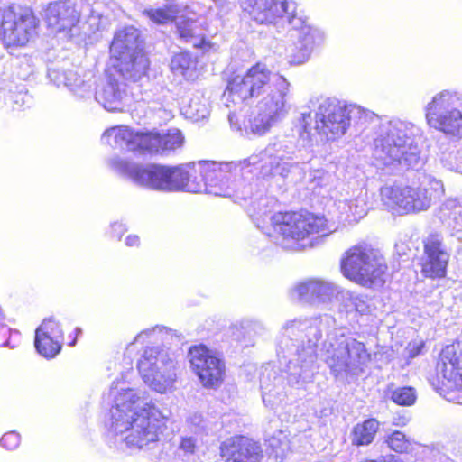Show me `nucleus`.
I'll return each instance as SVG.
<instances>
[{"mask_svg": "<svg viewBox=\"0 0 462 462\" xmlns=\"http://www.w3.org/2000/svg\"><path fill=\"white\" fill-rule=\"evenodd\" d=\"M436 369L444 386L462 390V350L457 353L453 346H447L440 354Z\"/></svg>", "mask_w": 462, "mask_h": 462, "instance_id": "obj_24", "label": "nucleus"}, {"mask_svg": "<svg viewBox=\"0 0 462 462\" xmlns=\"http://www.w3.org/2000/svg\"><path fill=\"white\" fill-rule=\"evenodd\" d=\"M367 194L360 190L358 194L347 203H345L346 213L351 215L355 219L362 218L366 215L368 208L366 205Z\"/></svg>", "mask_w": 462, "mask_h": 462, "instance_id": "obj_36", "label": "nucleus"}, {"mask_svg": "<svg viewBox=\"0 0 462 462\" xmlns=\"http://www.w3.org/2000/svg\"><path fill=\"white\" fill-rule=\"evenodd\" d=\"M95 98L106 110L122 112L126 100L125 85L110 80L96 91Z\"/></svg>", "mask_w": 462, "mask_h": 462, "instance_id": "obj_26", "label": "nucleus"}, {"mask_svg": "<svg viewBox=\"0 0 462 462\" xmlns=\"http://www.w3.org/2000/svg\"><path fill=\"white\" fill-rule=\"evenodd\" d=\"M293 20H299L300 23L295 25L293 21L288 23L291 26L290 37L297 39L289 51V62L300 65L306 62L313 50L323 42L325 35L321 30L308 24L306 20L297 15V13Z\"/></svg>", "mask_w": 462, "mask_h": 462, "instance_id": "obj_18", "label": "nucleus"}, {"mask_svg": "<svg viewBox=\"0 0 462 462\" xmlns=\"http://www.w3.org/2000/svg\"><path fill=\"white\" fill-rule=\"evenodd\" d=\"M349 125L374 124V157L382 165L393 169H419L423 164L420 150L415 142L419 128L398 118L383 119L374 112L356 104H346Z\"/></svg>", "mask_w": 462, "mask_h": 462, "instance_id": "obj_4", "label": "nucleus"}, {"mask_svg": "<svg viewBox=\"0 0 462 462\" xmlns=\"http://www.w3.org/2000/svg\"><path fill=\"white\" fill-rule=\"evenodd\" d=\"M208 106V100L203 95L197 93L182 107V114L186 118L198 122L208 117L209 115Z\"/></svg>", "mask_w": 462, "mask_h": 462, "instance_id": "obj_31", "label": "nucleus"}, {"mask_svg": "<svg viewBox=\"0 0 462 462\" xmlns=\"http://www.w3.org/2000/svg\"><path fill=\"white\" fill-rule=\"evenodd\" d=\"M187 182H195L201 187L199 190H186L192 193H207L220 197H236L246 199V194L239 196L231 186L232 162H199L197 165L189 166Z\"/></svg>", "mask_w": 462, "mask_h": 462, "instance_id": "obj_13", "label": "nucleus"}, {"mask_svg": "<svg viewBox=\"0 0 462 462\" xmlns=\"http://www.w3.org/2000/svg\"><path fill=\"white\" fill-rule=\"evenodd\" d=\"M116 60L115 67L117 68L120 74L125 79L134 82L140 80L146 75L150 64L144 52L134 53L130 57H124Z\"/></svg>", "mask_w": 462, "mask_h": 462, "instance_id": "obj_27", "label": "nucleus"}, {"mask_svg": "<svg viewBox=\"0 0 462 462\" xmlns=\"http://www.w3.org/2000/svg\"><path fill=\"white\" fill-rule=\"evenodd\" d=\"M104 397L111 405L106 419V441L111 448L141 450L159 440L168 416L144 391L113 382Z\"/></svg>", "mask_w": 462, "mask_h": 462, "instance_id": "obj_2", "label": "nucleus"}, {"mask_svg": "<svg viewBox=\"0 0 462 462\" xmlns=\"http://www.w3.org/2000/svg\"><path fill=\"white\" fill-rule=\"evenodd\" d=\"M263 402L265 405L273 408L278 405L282 400V394L276 390V386L271 387L263 378L260 380Z\"/></svg>", "mask_w": 462, "mask_h": 462, "instance_id": "obj_40", "label": "nucleus"}, {"mask_svg": "<svg viewBox=\"0 0 462 462\" xmlns=\"http://www.w3.org/2000/svg\"><path fill=\"white\" fill-rule=\"evenodd\" d=\"M444 191L442 181L429 176L419 185L385 184L380 189V199L386 210L404 216L427 211Z\"/></svg>", "mask_w": 462, "mask_h": 462, "instance_id": "obj_8", "label": "nucleus"}, {"mask_svg": "<svg viewBox=\"0 0 462 462\" xmlns=\"http://www.w3.org/2000/svg\"><path fill=\"white\" fill-rule=\"evenodd\" d=\"M75 333H76V337H78L79 335H80L82 333V330L80 328H76L75 329Z\"/></svg>", "mask_w": 462, "mask_h": 462, "instance_id": "obj_55", "label": "nucleus"}, {"mask_svg": "<svg viewBox=\"0 0 462 462\" xmlns=\"http://www.w3.org/2000/svg\"><path fill=\"white\" fill-rule=\"evenodd\" d=\"M240 328L244 330L245 335L249 337L263 335L266 330L265 325L262 321L254 319H245L241 320Z\"/></svg>", "mask_w": 462, "mask_h": 462, "instance_id": "obj_42", "label": "nucleus"}, {"mask_svg": "<svg viewBox=\"0 0 462 462\" xmlns=\"http://www.w3.org/2000/svg\"><path fill=\"white\" fill-rule=\"evenodd\" d=\"M176 27L177 33L184 42L205 51L211 48V43L205 39L202 29L197 21L189 19L180 20L177 22Z\"/></svg>", "mask_w": 462, "mask_h": 462, "instance_id": "obj_28", "label": "nucleus"}, {"mask_svg": "<svg viewBox=\"0 0 462 462\" xmlns=\"http://www.w3.org/2000/svg\"><path fill=\"white\" fill-rule=\"evenodd\" d=\"M216 5H219V6H223L225 4H226V0H213Z\"/></svg>", "mask_w": 462, "mask_h": 462, "instance_id": "obj_54", "label": "nucleus"}, {"mask_svg": "<svg viewBox=\"0 0 462 462\" xmlns=\"http://www.w3.org/2000/svg\"><path fill=\"white\" fill-rule=\"evenodd\" d=\"M227 117L231 127L236 131H241L242 128L236 112L229 111Z\"/></svg>", "mask_w": 462, "mask_h": 462, "instance_id": "obj_48", "label": "nucleus"}, {"mask_svg": "<svg viewBox=\"0 0 462 462\" xmlns=\"http://www.w3.org/2000/svg\"><path fill=\"white\" fill-rule=\"evenodd\" d=\"M421 273L427 278H443L450 254L441 234L430 233L423 239Z\"/></svg>", "mask_w": 462, "mask_h": 462, "instance_id": "obj_20", "label": "nucleus"}, {"mask_svg": "<svg viewBox=\"0 0 462 462\" xmlns=\"http://www.w3.org/2000/svg\"><path fill=\"white\" fill-rule=\"evenodd\" d=\"M461 208L462 205L457 199H448L439 206L437 217L442 223L451 225L454 217L457 216Z\"/></svg>", "mask_w": 462, "mask_h": 462, "instance_id": "obj_37", "label": "nucleus"}, {"mask_svg": "<svg viewBox=\"0 0 462 462\" xmlns=\"http://www.w3.org/2000/svg\"><path fill=\"white\" fill-rule=\"evenodd\" d=\"M102 142L123 151L141 154H162L180 148L184 143V136L176 128L161 134L158 132L136 131L129 126L118 125L106 130L102 135Z\"/></svg>", "mask_w": 462, "mask_h": 462, "instance_id": "obj_9", "label": "nucleus"}, {"mask_svg": "<svg viewBox=\"0 0 462 462\" xmlns=\"http://www.w3.org/2000/svg\"><path fill=\"white\" fill-rule=\"evenodd\" d=\"M48 76L56 86H64L80 98L90 97L95 84L93 73L82 69H60L52 68L49 69Z\"/></svg>", "mask_w": 462, "mask_h": 462, "instance_id": "obj_22", "label": "nucleus"}, {"mask_svg": "<svg viewBox=\"0 0 462 462\" xmlns=\"http://www.w3.org/2000/svg\"><path fill=\"white\" fill-rule=\"evenodd\" d=\"M192 370L204 387L217 388L223 383L226 375L225 362L203 345L194 346L189 351Z\"/></svg>", "mask_w": 462, "mask_h": 462, "instance_id": "obj_17", "label": "nucleus"}, {"mask_svg": "<svg viewBox=\"0 0 462 462\" xmlns=\"http://www.w3.org/2000/svg\"><path fill=\"white\" fill-rule=\"evenodd\" d=\"M391 399L402 406H410L415 402L416 393L412 387H400L391 393Z\"/></svg>", "mask_w": 462, "mask_h": 462, "instance_id": "obj_39", "label": "nucleus"}, {"mask_svg": "<svg viewBox=\"0 0 462 462\" xmlns=\"http://www.w3.org/2000/svg\"><path fill=\"white\" fill-rule=\"evenodd\" d=\"M245 14L258 24L288 23L293 21L295 25L300 23L293 20L297 13V4L293 0H240Z\"/></svg>", "mask_w": 462, "mask_h": 462, "instance_id": "obj_16", "label": "nucleus"}, {"mask_svg": "<svg viewBox=\"0 0 462 462\" xmlns=\"http://www.w3.org/2000/svg\"><path fill=\"white\" fill-rule=\"evenodd\" d=\"M189 429L196 434H208L209 424L199 412H193L187 418Z\"/></svg>", "mask_w": 462, "mask_h": 462, "instance_id": "obj_41", "label": "nucleus"}, {"mask_svg": "<svg viewBox=\"0 0 462 462\" xmlns=\"http://www.w3.org/2000/svg\"><path fill=\"white\" fill-rule=\"evenodd\" d=\"M107 164L111 170L127 177L135 184L158 191L199 190L202 187L195 182H187L189 176L188 168L160 164L142 165L118 155L110 157Z\"/></svg>", "mask_w": 462, "mask_h": 462, "instance_id": "obj_7", "label": "nucleus"}, {"mask_svg": "<svg viewBox=\"0 0 462 462\" xmlns=\"http://www.w3.org/2000/svg\"><path fill=\"white\" fill-rule=\"evenodd\" d=\"M326 175L321 171H316L313 173V182L317 181L318 186H323Z\"/></svg>", "mask_w": 462, "mask_h": 462, "instance_id": "obj_51", "label": "nucleus"}, {"mask_svg": "<svg viewBox=\"0 0 462 462\" xmlns=\"http://www.w3.org/2000/svg\"><path fill=\"white\" fill-rule=\"evenodd\" d=\"M35 336L51 337L63 340V330L60 323L53 317L44 319L35 330Z\"/></svg>", "mask_w": 462, "mask_h": 462, "instance_id": "obj_38", "label": "nucleus"}, {"mask_svg": "<svg viewBox=\"0 0 462 462\" xmlns=\"http://www.w3.org/2000/svg\"><path fill=\"white\" fill-rule=\"evenodd\" d=\"M331 316L288 321L278 341V356L285 364L287 383L302 389L317 371V343L326 332L322 343L326 364L336 377L359 374L370 360L364 343L348 335L344 328H334Z\"/></svg>", "mask_w": 462, "mask_h": 462, "instance_id": "obj_1", "label": "nucleus"}, {"mask_svg": "<svg viewBox=\"0 0 462 462\" xmlns=\"http://www.w3.org/2000/svg\"><path fill=\"white\" fill-rule=\"evenodd\" d=\"M342 293L340 305L345 309L346 312L356 311L364 315L370 311V304L367 296L355 294L347 290H345Z\"/></svg>", "mask_w": 462, "mask_h": 462, "instance_id": "obj_32", "label": "nucleus"}, {"mask_svg": "<svg viewBox=\"0 0 462 462\" xmlns=\"http://www.w3.org/2000/svg\"><path fill=\"white\" fill-rule=\"evenodd\" d=\"M20 435L15 431H9L0 439V445L7 450H14L20 445Z\"/></svg>", "mask_w": 462, "mask_h": 462, "instance_id": "obj_44", "label": "nucleus"}, {"mask_svg": "<svg viewBox=\"0 0 462 462\" xmlns=\"http://www.w3.org/2000/svg\"><path fill=\"white\" fill-rule=\"evenodd\" d=\"M38 23L30 10L0 9V39L6 47L24 46L36 35Z\"/></svg>", "mask_w": 462, "mask_h": 462, "instance_id": "obj_15", "label": "nucleus"}, {"mask_svg": "<svg viewBox=\"0 0 462 462\" xmlns=\"http://www.w3.org/2000/svg\"><path fill=\"white\" fill-rule=\"evenodd\" d=\"M171 336V329L163 327V326H154L150 328H146L143 331H141L134 339L133 342H131L127 349L130 348L131 346H133L134 343H158V342H163L168 339L169 337Z\"/></svg>", "mask_w": 462, "mask_h": 462, "instance_id": "obj_33", "label": "nucleus"}, {"mask_svg": "<svg viewBox=\"0 0 462 462\" xmlns=\"http://www.w3.org/2000/svg\"><path fill=\"white\" fill-rule=\"evenodd\" d=\"M441 161L445 164V166H447L448 169H450L452 171H460L462 169L461 164H459L457 162H455V163L448 162V158L443 157L441 159Z\"/></svg>", "mask_w": 462, "mask_h": 462, "instance_id": "obj_52", "label": "nucleus"}, {"mask_svg": "<svg viewBox=\"0 0 462 462\" xmlns=\"http://www.w3.org/2000/svg\"><path fill=\"white\" fill-rule=\"evenodd\" d=\"M269 198H260L247 207V213L257 228L268 236H274L275 243L290 250H300L313 245L314 236H325L336 228L324 216L310 212H276L272 214Z\"/></svg>", "mask_w": 462, "mask_h": 462, "instance_id": "obj_5", "label": "nucleus"}, {"mask_svg": "<svg viewBox=\"0 0 462 462\" xmlns=\"http://www.w3.org/2000/svg\"><path fill=\"white\" fill-rule=\"evenodd\" d=\"M290 90L291 83L284 76L256 63L245 75L229 80L222 101L229 107V102L236 105L254 99V106L244 125L245 132L261 136L288 115Z\"/></svg>", "mask_w": 462, "mask_h": 462, "instance_id": "obj_3", "label": "nucleus"}, {"mask_svg": "<svg viewBox=\"0 0 462 462\" xmlns=\"http://www.w3.org/2000/svg\"><path fill=\"white\" fill-rule=\"evenodd\" d=\"M459 154V152H457L456 154H455V158L457 159V155Z\"/></svg>", "mask_w": 462, "mask_h": 462, "instance_id": "obj_57", "label": "nucleus"}, {"mask_svg": "<svg viewBox=\"0 0 462 462\" xmlns=\"http://www.w3.org/2000/svg\"><path fill=\"white\" fill-rule=\"evenodd\" d=\"M345 289L335 282L324 279H310L298 283L291 294L301 302L329 305L341 303Z\"/></svg>", "mask_w": 462, "mask_h": 462, "instance_id": "obj_19", "label": "nucleus"}, {"mask_svg": "<svg viewBox=\"0 0 462 462\" xmlns=\"http://www.w3.org/2000/svg\"><path fill=\"white\" fill-rule=\"evenodd\" d=\"M171 69L176 76L194 80L199 75L197 58L189 51L176 53L171 58Z\"/></svg>", "mask_w": 462, "mask_h": 462, "instance_id": "obj_29", "label": "nucleus"}, {"mask_svg": "<svg viewBox=\"0 0 462 462\" xmlns=\"http://www.w3.org/2000/svg\"><path fill=\"white\" fill-rule=\"evenodd\" d=\"M379 426V421L375 419H367L362 423H357L350 433L352 445L360 447L371 444Z\"/></svg>", "mask_w": 462, "mask_h": 462, "instance_id": "obj_30", "label": "nucleus"}, {"mask_svg": "<svg viewBox=\"0 0 462 462\" xmlns=\"http://www.w3.org/2000/svg\"><path fill=\"white\" fill-rule=\"evenodd\" d=\"M79 12L69 0L50 3L44 10V19L48 27L55 33H63L72 39L78 33Z\"/></svg>", "mask_w": 462, "mask_h": 462, "instance_id": "obj_21", "label": "nucleus"}, {"mask_svg": "<svg viewBox=\"0 0 462 462\" xmlns=\"http://www.w3.org/2000/svg\"><path fill=\"white\" fill-rule=\"evenodd\" d=\"M299 124L300 138L311 144L335 140L349 127L346 104L335 97H313L301 111Z\"/></svg>", "mask_w": 462, "mask_h": 462, "instance_id": "obj_6", "label": "nucleus"}, {"mask_svg": "<svg viewBox=\"0 0 462 462\" xmlns=\"http://www.w3.org/2000/svg\"><path fill=\"white\" fill-rule=\"evenodd\" d=\"M219 449L224 462H261L263 458L260 445L244 436L226 439Z\"/></svg>", "mask_w": 462, "mask_h": 462, "instance_id": "obj_23", "label": "nucleus"}, {"mask_svg": "<svg viewBox=\"0 0 462 462\" xmlns=\"http://www.w3.org/2000/svg\"><path fill=\"white\" fill-rule=\"evenodd\" d=\"M178 10L175 5H165L160 8H146L143 14L152 22L157 24H167L171 23L177 15Z\"/></svg>", "mask_w": 462, "mask_h": 462, "instance_id": "obj_35", "label": "nucleus"}, {"mask_svg": "<svg viewBox=\"0 0 462 462\" xmlns=\"http://www.w3.org/2000/svg\"><path fill=\"white\" fill-rule=\"evenodd\" d=\"M384 258L366 245L349 248L341 259V272L348 280L364 287H381L385 282Z\"/></svg>", "mask_w": 462, "mask_h": 462, "instance_id": "obj_11", "label": "nucleus"}, {"mask_svg": "<svg viewBox=\"0 0 462 462\" xmlns=\"http://www.w3.org/2000/svg\"><path fill=\"white\" fill-rule=\"evenodd\" d=\"M179 450L187 457L194 455L197 450V439L193 437L182 438L179 445Z\"/></svg>", "mask_w": 462, "mask_h": 462, "instance_id": "obj_45", "label": "nucleus"}, {"mask_svg": "<svg viewBox=\"0 0 462 462\" xmlns=\"http://www.w3.org/2000/svg\"><path fill=\"white\" fill-rule=\"evenodd\" d=\"M388 447L398 453L408 450L410 443L405 435L401 431L393 432L386 439Z\"/></svg>", "mask_w": 462, "mask_h": 462, "instance_id": "obj_43", "label": "nucleus"}, {"mask_svg": "<svg viewBox=\"0 0 462 462\" xmlns=\"http://www.w3.org/2000/svg\"><path fill=\"white\" fill-rule=\"evenodd\" d=\"M275 442H276V439H270V444H269L270 447H272L273 448V450L275 452V456L279 457L280 455H283L284 448L282 447L276 446Z\"/></svg>", "mask_w": 462, "mask_h": 462, "instance_id": "obj_53", "label": "nucleus"}, {"mask_svg": "<svg viewBox=\"0 0 462 462\" xmlns=\"http://www.w3.org/2000/svg\"><path fill=\"white\" fill-rule=\"evenodd\" d=\"M75 344H76V338H74L69 345L70 346H75Z\"/></svg>", "mask_w": 462, "mask_h": 462, "instance_id": "obj_56", "label": "nucleus"}, {"mask_svg": "<svg viewBox=\"0 0 462 462\" xmlns=\"http://www.w3.org/2000/svg\"><path fill=\"white\" fill-rule=\"evenodd\" d=\"M140 239L136 235H129L125 238V245L129 247L138 246Z\"/></svg>", "mask_w": 462, "mask_h": 462, "instance_id": "obj_50", "label": "nucleus"}, {"mask_svg": "<svg viewBox=\"0 0 462 462\" xmlns=\"http://www.w3.org/2000/svg\"><path fill=\"white\" fill-rule=\"evenodd\" d=\"M294 146L288 141H278L270 143L259 154L247 159L249 165L261 163L263 176H279L282 179L291 178L292 181L301 179L304 174L303 165L291 162Z\"/></svg>", "mask_w": 462, "mask_h": 462, "instance_id": "obj_14", "label": "nucleus"}, {"mask_svg": "<svg viewBox=\"0 0 462 462\" xmlns=\"http://www.w3.org/2000/svg\"><path fill=\"white\" fill-rule=\"evenodd\" d=\"M112 234L114 236L121 238L122 235L126 231V228L124 224L116 222L111 226Z\"/></svg>", "mask_w": 462, "mask_h": 462, "instance_id": "obj_49", "label": "nucleus"}, {"mask_svg": "<svg viewBox=\"0 0 462 462\" xmlns=\"http://www.w3.org/2000/svg\"><path fill=\"white\" fill-rule=\"evenodd\" d=\"M176 366L173 354L159 346H147L137 364L143 382L160 393L173 389L177 378Z\"/></svg>", "mask_w": 462, "mask_h": 462, "instance_id": "obj_12", "label": "nucleus"}, {"mask_svg": "<svg viewBox=\"0 0 462 462\" xmlns=\"http://www.w3.org/2000/svg\"><path fill=\"white\" fill-rule=\"evenodd\" d=\"M423 110L430 128L450 141L462 140V92L440 90L432 96Z\"/></svg>", "mask_w": 462, "mask_h": 462, "instance_id": "obj_10", "label": "nucleus"}, {"mask_svg": "<svg viewBox=\"0 0 462 462\" xmlns=\"http://www.w3.org/2000/svg\"><path fill=\"white\" fill-rule=\"evenodd\" d=\"M0 346H8L10 348L16 346V343L12 339L11 329L5 323L0 326Z\"/></svg>", "mask_w": 462, "mask_h": 462, "instance_id": "obj_46", "label": "nucleus"}, {"mask_svg": "<svg viewBox=\"0 0 462 462\" xmlns=\"http://www.w3.org/2000/svg\"><path fill=\"white\" fill-rule=\"evenodd\" d=\"M140 32L134 26H126L118 30L110 45L111 58L114 60L130 57L134 53L143 52Z\"/></svg>", "mask_w": 462, "mask_h": 462, "instance_id": "obj_25", "label": "nucleus"}, {"mask_svg": "<svg viewBox=\"0 0 462 462\" xmlns=\"http://www.w3.org/2000/svg\"><path fill=\"white\" fill-rule=\"evenodd\" d=\"M63 340L51 337L35 336L34 346L37 352L45 358L55 357L61 350Z\"/></svg>", "mask_w": 462, "mask_h": 462, "instance_id": "obj_34", "label": "nucleus"}, {"mask_svg": "<svg viewBox=\"0 0 462 462\" xmlns=\"http://www.w3.org/2000/svg\"><path fill=\"white\" fill-rule=\"evenodd\" d=\"M101 20H102V16L100 15L99 13H97L94 10L91 11V14L88 18V23H90L91 26L96 27L97 30H99V28L101 26Z\"/></svg>", "mask_w": 462, "mask_h": 462, "instance_id": "obj_47", "label": "nucleus"}]
</instances>
